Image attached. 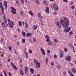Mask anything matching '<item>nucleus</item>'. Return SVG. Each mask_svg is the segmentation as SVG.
I'll return each mask as SVG.
<instances>
[{"mask_svg":"<svg viewBox=\"0 0 76 76\" xmlns=\"http://www.w3.org/2000/svg\"><path fill=\"white\" fill-rule=\"evenodd\" d=\"M60 22L65 29H66L68 28L70 23V22L69 19L66 18H64V20H61Z\"/></svg>","mask_w":76,"mask_h":76,"instance_id":"f257e3e1","label":"nucleus"},{"mask_svg":"<svg viewBox=\"0 0 76 76\" xmlns=\"http://www.w3.org/2000/svg\"><path fill=\"white\" fill-rule=\"evenodd\" d=\"M34 63H36V66L37 68H40L41 66H40V63L39 62H38V60H37L36 59L34 60Z\"/></svg>","mask_w":76,"mask_h":76,"instance_id":"f03ea898","label":"nucleus"},{"mask_svg":"<svg viewBox=\"0 0 76 76\" xmlns=\"http://www.w3.org/2000/svg\"><path fill=\"white\" fill-rule=\"evenodd\" d=\"M8 23L9 25V26L10 28H12L13 27V22L11 21L9 19V18H8Z\"/></svg>","mask_w":76,"mask_h":76,"instance_id":"7ed1b4c3","label":"nucleus"},{"mask_svg":"<svg viewBox=\"0 0 76 76\" xmlns=\"http://www.w3.org/2000/svg\"><path fill=\"white\" fill-rule=\"evenodd\" d=\"M56 3H53V5H51L50 7L53 9V7L54 8L55 10H58V8L57 7V6H56Z\"/></svg>","mask_w":76,"mask_h":76,"instance_id":"20e7f679","label":"nucleus"},{"mask_svg":"<svg viewBox=\"0 0 76 76\" xmlns=\"http://www.w3.org/2000/svg\"><path fill=\"white\" fill-rule=\"evenodd\" d=\"M0 8H1V9L2 10V14L3 15L4 14V8L2 5V3L1 2H0Z\"/></svg>","mask_w":76,"mask_h":76,"instance_id":"39448f33","label":"nucleus"},{"mask_svg":"<svg viewBox=\"0 0 76 76\" xmlns=\"http://www.w3.org/2000/svg\"><path fill=\"white\" fill-rule=\"evenodd\" d=\"M70 29H71V27H69L67 29H64L63 30V31L64 32L67 33V32H69V31H70Z\"/></svg>","mask_w":76,"mask_h":76,"instance_id":"423d86ee","label":"nucleus"},{"mask_svg":"<svg viewBox=\"0 0 76 76\" xmlns=\"http://www.w3.org/2000/svg\"><path fill=\"white\" fill-rule=\"evenodd\" d=\"M11 9L12 10L11 12L13 14H16V9L15 8L13 7H11Z\"/></svg>","mask_w":76,"mask_h":76,"instance_id":"0eeeda50","label":"nucleus"},{"mask_svg":"<svg viewBox=\"0 0 76 76\" xmlns=\"http://www.w3.org/2000/svg\"><path fill=\"white\" fill-rule=\"evenodd\" d=\"M65 60H66V61H70L71 60V59H72V58H71V56H67L66 57Z\"/></svg>","mask_w":76,"mask_h":76,"instance_id":"6e6552de","label":"nucleus"},{"mask_svg":"<svg viewBox=\"0 0 76 76\" xmlns=\"http://www.w3.org/2000/svg\"><path fill=\"white\" fill-rule=\"evenodd\" d=\"M40 51L42 52L43 56H45V50L42 48H40Z\"/></svg>","mask_w":76,"mask_h":76,"instance_id":"1a4fd4ad","label":"nucleus"},{"mask_svg":"<svg viewBox=\"0 0 76 76\" xmlns=\"http://www.w3.org/2000/svg\"><path fill=\"white\" fill-rule=\"evenodd\" d=\"M56 25L59 28H61V26L59 21H57L56 22Z\"/></svg>","mask_w":76,"mask_h":76,"instance_id":"9d476101","label":"nucleus"},{"mask_svg":"<svg viewBox=\"0 0 76 76\" xmlns=\"http://www.w3.org/2000/svg\"><path fill=\"white\" fill-rule=\"evenodd\" d=\"M37 16L39 17V19H43V17L41 16V14L38 13L37 14Z\"/></svg>","mask_w":76,"mask_h":76,"instance_id":"9b49d317","label":"nucleus"},{"mask_svg":"<svg viewBox=\"0 0 76 76\" xmlns=\"http://www.w3.org/2000/svg\"><path fill=\"white\" fill-rule=\"evenodd\" d=\"M4 6L6 8V9H7V2L6 1H4Z\"/></svg>","mask_w":76,"mask_h":76,"instance_id":"f8f14e48","label":"nucleus"},{"mask_svg":"<svg viewBox=\"0 0 76 76\" xmlns=\"http://www.w3.org/2000/svg\"><path fill=\"white\" fill-rule=\"evenodd\" d=\"M45 12L48 14H49L50 12L49 11V8L48 7H47L45 9Z\"/></svg>","mask_w":76,"mask_h":76,"instance_id":"ddd939ff","label":"nucleus"},{"mask_svg":"<svg viewBox=\"0 0 76 76\" xmlns=\"http://www.w3.org/2000/svg\"><path fill=\"white\" fill-rule=\"evenodd\" d=\"M32 28L33 30L35 31V30H36L38 28V26H37V25H34L33 26Z\"/></svg>","mask_w":76,"mask_h":76,"instance_id":"4468645a","label":"nucleus"},{"mask_svg":"<svg viewBox=\"0 0 76 76\" xmlns=\"http://www.w3.org/2000/svg\"><path fill=\"white\" fill-rule=\"evenodd\" d=\"M60 52L61 53V54L60 55V57L61 58H62L63 57V52L62 51L60 50Z\"/></svg>","mask_w":76,"mask_h":76,"instance_id":"2eb2a0df","label":"nucleus"},{"mask_svg":"<svg viewBox=\"0 0 76 76\" xmlns=\"http://www.w3.org/2000/svg\"><path fill=\"white\" fill-rule=\"evenodd\" d=\"M32 36V34L31 33H27L26 34V37L28 38V37H31Z\"/></svg>","mask_w":76,"mask_h":76,"instance_id":"dca6fc26","label":"nucleus"},{"mask_svg":"<svg viewBox=\"0 0 76 76\" xmlns=\"http://www.w3.org/2000/svg\"><path fill=\"white\" fill-rule=\"evenodd\" d=\"M72 71L73 73H75L76 72V70L75 68H73L72 69Z\"/></svg>","mask_w":76,"mask_h":76,"instance_id":"f3484780","label":"nucleus"},{"mask_svg":"<svg viewBox=\"0 0 76 76\" xmlns=\"http://www.w3.org/2000/svg\"><path fill=\"white\" fill-rule=\"evenodd\" d=\"M29 13L30 15H31V16H32V17H34V14H33V13L32 11H29Z\"/></svg>","mask_w":76,"mask_h":76,"instance_id":"a211bd4d","label":"nucleus"},{"mask_svg":"<svg viewBox=\"0 0 76 76\" xmlns=\"http://www.w3.org/2000/svg\"><path fill=\"white\" fill-rule=\"evenodd\" d=\"M25 72L26 74H28V68L27 67H26L25 69Z\"/></svg>","mask_w":76,"mask_h":76,"instance_id":"6ab92c4d","label":"nucleus"},{"mask_svg":"<svg viewBox=\"0 0 76 76\" xmlns=\"http://www.w3.org/2000/svg\"><path fill=\"white\" fill-rule=\"evenodd\" d=\"M24 54L26 55V58H28V53L26 52H24Z\"/></svg>","mask_w":76,"mask_h":76,"instance_id":"aec40b11","label":"nucleus"},{"mask_svg":"<svg viewBox=\"0 0 76 76\" xmlns=\"http://www.w3.org/2000/svg\"><path fill=\"white\" fill-rule=\"evenodd\" d=\"M20 74L21 75H24V73L23 72V71L22 69H20Z\"/></svg>","mask_w":76,"mask_h":76,"instance_id":"412c9836","label":"nucleus"},{"mask_svg":"<svg viewBox=\"0 0 76 76\" xmlns=\"http://www.w3.org/2000/svg\"><path fill=\"white\" fill-rule=\"evenodd\" d=\"M48 58H46L45 60V63H46V64H48Z\"/></svg>","mask_w":76,"mask_h":76,"instance_id":"4be33fe9","label":"nucleus"},{"mask_svg":"<svg viewBox=\"0 0 76 76\" xmlns=\"http://www.w3.org/2000/svg\"><path fill=\"white\" fill-rule=\"evenodd\" d=\"M30 70L31 74H34V69L32 68H30Z\"/></svg>","mask_w":76,"mask_h":76,"instance_id":"5701e85b","label":"nucleus"},{"mask_svg":"<svg viewBox=\"0 0 76 76\" xmlns=\"http://www.w3.org/2000/svg\"><path fill=\"white\" fill-rule=\"evenodd\" d=\"M14 69H15V70H18V68L16 67V66H15V65H14L13 66H12Z\"/></svg>","mask_w":76,"mask_h":76,"instance_id":"b1692460","label":"nucleus"},{"mask_svg":"<svg viewBox=\"0 0 76 76\" xmlns=\"http://www.w3.org/2000/svg\"><path fill=\"white\" fill-rule=\"evenodd\" d=\"M22 34L23 37H25V35H26V33H25V32H23V31H22Z\"/></svg>","mask_w":76,"mask_h":76,"instance_id":"393cba45","label":"nucleus"},{"mask_svg":"<svg viewBox=\"0 0 76 76\" xmlns=\"http://www.w3.org/2000/svg\"><path fill=\"white\" fill-rule=\"evenodd\" d=\"M45 38H46V39H50V37H49L48 35H46L45 36Z\"/></svg>","mask_w":76,"mask_h":76,"instance_id":"a878e982","label":"nucleus"},{"mask_svg":"<svg viewBox=\"0 0 76 76\" xmlns=\"http://www.w3.org/2000/svg\"><path fill=\"white\" fill-rule=\"evenodd\" d=\"M4 21H5V23H7V20H6V17L5 16H4Z\"/></svg>","mask_w":76,"mask_h":76,"instance_id":"bb28decb","label":"nucleus"},{"mask_svg":"<svg viewBox=\"0 0 76 76\" xmlns=\"http://www.w3.org/2000/svg\"><path fill=\"white\" fill-rule=\"evenodd\" d=\"M56 68L58 69H60V65H58L56 66Z\"/></svg>","mask_w":76,"mask_h":76,"instance_id":"cd10ccee","label":"nucleus"},{"mask_svg":"<svg viewBox=\"0 0 76 76\" xmlns=\"http://www.w3.org/2000/svg\"><path fill=\"white\" fill-rule=\"evenodd\" d=\"M52 42H52L49 41L48 43V45H51V44H52Z\"/></svg>","mask_w":76,"mask_h":76,"instance_id":"c85d7f7f","label":"nucleus"},{"mask_svg":"<svg viewBox=\"0 0 76 76\" xmlns=\"http://www.w3.org/2000/svg\"><path fill=\"white\" fill-rule=\"evenodd\" d=\"M69 47L70 48H72L73 47V45H72V44H70L69 45Z\"/></svg>","mask_w":76,"mask_h":76,"instance_id":"c756f323","label":"nucleus"},{"mask_svg":"<svg viewBox=\"0 0 76 76\" xmlns=\"http://www.w3.org/2000/svg\"><path fill=\"white\" fill-rule=\"evenodd\" d=\"M35 2L36 3H37V4H39V2H38V0H35Z\"/></svg>","mask_w":76,"mask_h":76,"instance_id":"7c9ffc66","label":"nucleus"},{"mask_svg":"<svg viewBox=\"0 0 76 76\" xmlns=\"http://www.w3.org/2000/svg\"><path fill=\"white\" fill-rule=\"evenodd\" d=\"M1 24L4 28H5V24L3 22H2Z\"/></svg>","mask_w":76,"mask_h":76,"instance_id":"2f4dec72","label":"nucleus"},{"mask_svg":"<svg viewBox=\"0 0 76 76\" xmlns=\"http://www.w3.org/2000/svg\"><path fill=\"white\" fill-rule=\"evenodd\" d=\"M43 2L44 3V4H45V5H47V1H45L44 0L43 1Z\"/></svg>","mask_w":76,"mask_h":76,"instance_id":"473e14b6","label":"nucleus"},{"mask_svg":"<svg viewBox=\"0 0 76 76\" xmlns=\"http://www.w3.org/2000/svg\"><path fill=\"white\" fill-rule=\"evenodd\" d=\"M25 26L26 28H28V24L26 22L25 23Z\"/></svg>","mask_w":76,"mask_h":76,"instance_id":"72a5a7b5","label":"nucleus"},{"mask_svg":"<svg viewBox=\"0 0 76 76\" xmlns=\"http://www.w3.org/2000/svg\"><path fill=\"white\" fill-rule=\"evenodd\" d=\"M54 41L55 42H58V40L57 39H54Z\"/></svg>","mask_w":76,"mask_h":76,"instance_id":"f704fd0d","label":"nucleus"},{"mask_svg":"<svg viewBox=\"0 0 76 76\" xmlns=\"http://www.w3.org/2000/svg\"><path fill=\"white\" fill-rule=\"evenodd\" d=\"M51 66H54V62H51Z\"/></svg>","mask_w":76,"mask_h":76,"instance_id":"c9c22d12","label":"nucleus"},{"mask_svg":"<svg viewBox=\"0 0 76 76\" xmlns=\"http://www.w3.org/2000/svg\"><path fill=\"white\" fill-rule=\"evenodd\" d=\"M22 4H24L25 2L24 0H20Z\"/></svg>","mask_w":76,"mask_h":76,"instance_id":"e433bc0d","label":"nucleus"},{"mask_svg":"<svg viewBox=\"0 0 76 76\" xmlns=\"http://www.w3.org/2000/svg\"><path fill=\"white\" fill-rule=\"evenodd\" d=\"M75 8V6L73 5H72L71 7V9H74Z\"/></svg>","mask_w":76,"mask_h":76,"instance_id":"4c0bfd02","label":"nucleus"},{"mask_svg":"<svg viewBox=\"0 0 76 76\" xmlns=\"http://www.w3.org/2000/svg\"><path fill=\"white\" fill-rule=\"evenodd\" d=\"M8 48H9V50H10V51H11L12 50V47H9Z\"/></svg>","mask_w":76,"mask_h":76,"instance_id":"58836bf2","label":"nucleus"},{"mask_svg":"<svg viewBox=\"0 0 76 76\" xmlns=\"http://www.w3.org/2000/svg\"><path fill=\"white\" fill-rule=\"evenodd\" d=\"M19 26H21L22 25V23H21V22L19 21Z\"/></svg>","mask_w":76,"mask_h":76,"instance_id":"ea45409f","label":"nucleus"},{"mask_svg":"<svg viewBox=\"0 0 76 76\" xmlns=\"http://www.w3.org/2000/svg\"><path fill=\"white\" fill-rule=\"evenodd\" d=\"M3 39H3V38H2L0 40V42H3Z\"/></svg>","mask_w":76,"mask_h":76,"instance_id":"a19ab883","label":"nucleus"},{"mask_svg":"<svg viewBox=\"0 0 76 76\" xmlns=\"http://www.w3.org/2000/svg\"><path fill=\"white\" fill-rule=\"evenodd\" d=\"M47 39L46 40V42H50V40L49 39Z\"/></svg>","mask_w":76,"mask_h":76,"instance_id":"79ce46f5","label":"nucleus"},{"mask_svg":"<svg viewBox=\"0 0 76 76\" xmlns=\"http://www.w3.org/2000/svg\"><path fill=\"white\" fill-rule=\"evenodd\" d=\"M29 53L30 54H32V50H31V49H30L29 50Z\"/></svg>","mask_w":76,"mask_h":76,"instance_id":"37998d69","label":"nucleus"},{"mask_svg":"<svg viewBox=\"0 0 76 76\" xmlns=\"http://www.w3.org/2000/svg\"><path fill=\"white\" fill-rule=\"evenodd\" d=\"M10 64L12 66H13L15 65V64L12 62L10 63Z\"/></svg>","mask_w":76,"mask_h":76,"instance_id":"c03bdc74","label":"nucleus"},{"mask_svg":"<svg viewBox=\"0 0 76 76\" xmlns=\"http://www.w3.org/2000/svg\"><path fill=\"white\" fill-rule=\"evenodd\" d=\"M63 2H66V3H67L68 1L67 0H63Z\"/></svg>","mask_w":76,"mask_h":76,"instance_id":"a18cd8bd","label":"nucleus"},{"mask_svg":"<svg viewBox=\"0 0 76 76\" xmlns=\"http://www.w3.org/2000/svg\"><path fill=\"white\" fill-rule=\"evenodd\" d=\"M64 50L65 52H67V49L66 48H64Z\"/></svg>","mask_w":76,"mask_h":76,"instance_id":"49530a36","label":"nucleus"},{"mask_svg":"<svg viewBox=\"0 0 76 76\" xmlns=\"http://www.w3.org/2000/svg\"><path fill=\"white\" fill-rule=\"evenodd\" d=\"M22 42L23 43H25V40L24 39H23Z\"/></svg>","mask_w":76,"mask_h":76,"instance_id":"de8ad7c7","label":"nucleus"},{"mask_svg":"<svg viewBox=\"0 0 76 76\" xmlns=\"http://www.w3.org/2000/svg\"><path fill=\"white\" fill-rule=\"evenodd\" d=\"M33 39L34 42H36V39H35L33 38Z\"/></svg>","mask_w":76,"mask_h":76,"instance_id":"09e8293b","label":"nucleus"},{"mask_svg":"<svg viewBox=\"0 0 76 76\" xmlns=\"http://www.w3.org/2000/svg\"><path fill=\"white\" fill-rule=\"evenodd\" d=\"M8 75H9V76H12V74L10 72L9 73Z\"/></svg>","mask_w":76,"mask_h":76,"instance_id":"8fccbe9b","label":"nucleus"},{"mask_svg":"<svg viewBox=\"0 0 76 76\" xmlns=\"http://www.w3.org/2000/svg\"><path fill=\"white\" fill-rule=\"evenodd\" d=\"M41 25L42 26H44V23H43V22H42V21H41Z\"/></svg>","mask_w":76,"mask_h":76,"instance_id":"3c124183","label":"nucleus"},{"mask_svg":"<svg viewBox=\"0 0 76 76\" xmlns=\"http://www.w3.org/2000/svg\"><path fill=\"white\" fill-rule=\"evenodd\" d=\"M69 64H71V66H73V64H72V63L70 62H69Z\"/></svg>","mask_w":76,"mask_h":76,"instance_id":"603ef678","label":"nucleus"},{"mask_svg":"<svg viewBox=\"0 0 76 76\" xmlns=\"http://www.w3.org/2000/svg\"><path fill=\"white\" fill-rule=\"evenodd\" d=\"M69 34H70V35H72L73 34V32H72V31H70L69 32Z\"/></svg>","mask_w":76,"mask_h":76,"instance_id":"864d4df0","label":"nucleus"},{"mask_svg":"<svg viewBox=\"0 0 76 76\" xmlns=\"http://www.w3.org/2000/svg\"><path fill=\"white\" fill-rule=\"evenodd\" d=\"M63 75L64 76H65V75H66V73L65 72H63Z\"/></svg>","mask_w":76,"mask_h":76,"instance_id":"5fc2aeb1","label":"nucleus"},{"mask_svg":"<svg viewBox=\"0 0 76 76\" xmlns=\"http://www.w3.org/2000/svg\"><path fill=\"white\" fill-rule=\"evenodd\" d=\"M57 55H54V58H57Z\"/></svg>","mask_w":76,"mask_h":76,"instance_id":"6e6d98bb","label":"nucleus"},{"mask_svg":"<svg viewBox=\"0 0 76 76\" xmlns=\"http://www.w3.org/2000/svg\"><path fill=\"white\" fill-rule=\"evenodd\" d=\"M16 3H17V4H19V1H16Z\"/></svg>","mask_w":76,"mask_h":76,"instance_id":"4d7b16f0","label":"nucleus"},{"mask_svg":"<svg viewBox=\"0 0 76 76\" xmlns=\"http://www.w3.org/2000/svg\"><path fill=\"white\" fill-rule=\"evenodd\" d=\"M47 52L48 53H51V51L49 50L47 51Z\"/></svg>","mask_w":76,"mask_h":76,"instance_id":"13d9d810","label":"nucleus"},{"mask_svg":"<svg viewBox=\"0 0 76 76\" xmlns=\"http://www.w3.org/2000/svg\"><path fill=\"white\" fill-rule=\"evenodd\" d=\"M53 14L54 15H57V13L56 12H54L53 13Z\"/></svg>","mask_w":76,"mask_h":76,"instance_id":"bf43d9fd","label":"nucleus"},{"mask_svg":"<svg viewBox=\"0 0 76 76\" xmlns=\"http://www.w3.org/2000/svg\"><path fill=\"white\" fill-rule=\"evenodd\" d=\"M20 67H23V64H21L20 65Z\"/></svg>","mask_w":76,"mask_h":76,"instance_id":"052dcab7","label":"nucleus"},{"mask_svg":"<svg viewBox=\"0 0 76 76\" xmlns=\"http://www.w3.org/2000/svg\"><path fill=\"white\" fill-rule=\"evenodd\" d=\"M4 73L5 76H7V75L6 74V72H4Z\"/></svg>","mask_w":76,"mask_h":76,"instance_id":"680f3d73","label":"nucleus"},{"mask_svg":"<svg viewBox=\"0 0 76 76\" xmlns=\"http://www.w3.org/2000/svg\"><path fill=\"white\" fill-rule=\"evenodd\" d=\"M20 63H22V59H20Z\"/></svg>","mask_w":76,"mask_h":76,"instance_id":"e2e57ef3","label":"nucleus"},{"mask_svg":"<svg viewBox=\"0 0 76 76\" xmlns=\"http://www.w3.org/2000/svg\"><path fill=\"white\" fill-rule=\"evenodd\" d=\"M73 4V2H71V3H70V5H72Z\"/></svg>","mask_w":76,"mask_h":76,"instance_id":"0e129e2a","label":"nucleus"},{"mask_svg":"<svg viewBox=\"0 0 76 76\" xmlns=\"http://www.w3.org/2000/svg\"><path fill=\"white\" fill-rule=\"evenodd\" d=\"M75 48L74 47L73 48V51H74V53H76V52H75Z\"/></svg>","mask_w":76,"mask_h":76,"instance_id":"69168bd1","label":"nucleus"},{"mask_svg":"<svg viewBox=\"0 0 76 76\" xmlns=\"http://www.w3.org/2000/svg\"><path fill=\"white\" fill-rule=\"evenodd\" d=\"M26 48H25V49L24 53H26Z\"/></svg>","mask_w":76,"mask_h":76,"instance_id":"338daca9","label":"nucleus"},{"mask_svg":"<svg viewBox=\"0 0 76 76\" xmlns=\"http://www.w3.org/2000/svg\"><path fill=\"white\" fill-rule=\"evenodd\" d=\"M8 62H10V59H8Z\"/></svg>","mask_w":76,"mask_h":76,"instance_id":"774afa93","label":"nucleus"}]
</instances>
